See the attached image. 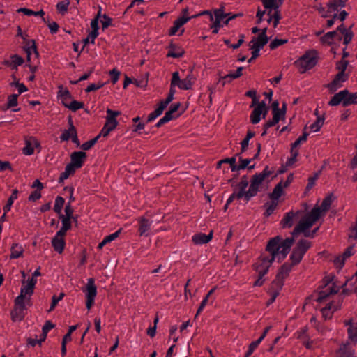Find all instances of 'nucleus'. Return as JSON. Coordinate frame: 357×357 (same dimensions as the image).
<instances>
[{
	"mask_svg": "<svg viewBox=\"0 0 357 357\" xmlns=\"http://www.w3.org/2000/svg\"><path fill=\"white\" fill-rule=\"evenodd\" d=\"M317 10L322 17L330 18L326 20V22H334V20L337 17L336 11H332L329 9L328 3H327V9L324 7L320 6L317 8Z\"/></svg>",
	"mask_w": 357,
	"mask_h": 357,
	"instance_id": "obj_24",
	"label": "nucleus"
},
{
	"mask_svg": "<svg viewBox=\"0 0 357 357\" xmlns=\"http://www.w3.org/2000/svg\"><path fill=\"white\" fill-rule=\"evenodd\" d=\"M268 112L264 101L259 102L250 114V121L252 124L258 123L261 120V116L264 119Z\"/></svg>",
	"mask_w": 357,
	"mask_h": 357,
	"instance_id": "obj_12",
	"label": "nucleus"
},
{
	"mask_svg": "<svg viewBox=\"0 0 357 357\" xmlns=\"http://www.w3.org/2000/svg\"><path fill=\"white\" fill-rule=\"evenodd\" d=\"M178 86V73L174 72L173 73V77L171 83V89L167 97V98L164 100H162L160 102L165 105V107H167V105L173 100L174 96L176 93V87Z\"/></svg>",
	"mask_w": 357,
	"mask_h": 357,
	"instance_id": "obj_15",
	"label": "nucleus"
},
{
	"mask_svg": "<svg viewBox=\"0 0 357 357\" xmlns=\"http://www.w3.org/2000/svg\"><path fill=\"white\" fill-rule=\"evenodd\" d=\"M248 185V181L247 177L244 176L241 178V181L238 184V199H243L246 202H248L251 199L247 197L248 190H246V188Z\"/></svg>",
	"mask_w": 357,
	"mask_h": 357,
	"instance_id": "obj_18",
	"label": "nucleus"
},
{
	"mask_svg": "<svg viewBox=\"0 0 357 357\" xmlns=\"http://www.w3.org/2000/svg\"><path fill=\"white\" fill-rule=\"evenodd\" d=\"M64 235L56 232V235L52 240V245L59 253H61L65 248Z\"/></svg>",
	"mask_w": 357,
	"mask_h": 357,
	"instance_id": "obj_22",
	"label": "nucleus"
},
{
	"mask_svg": "<svg viewBox=\"0 0 357 357\" xmlns=\"http://www.w3.org/2000/svg\"><path fill=\"white\" fill-rule=\"evenodd\" d=\"M35 150L40 151V144L38 140L33 137H28L24 139V146L22 149V153L25 155H31Z\"/></svg>",
	"mask_w": 357,
	"mask_h": 357,
	"instance_id": "obj_10",
	"label": "nucleus"
},
{
	"mask_svg": "<svg viewBox=\"0 0 357 357\" xmlns=\"http://www.w3.org/2000/svg\"><path fill=\"white\" fill-rule=\"evenodd\" d=\"M273 172L269 169L268 166H266L261 172L256 174L258 175L259 177L262 178L264 180H265L267 177L271 176L273 174Z\"/></svg>",
	"mask_w": 357,
	"mask_h": 357,
	"instance_id": "obj_63",
	"label": "nucleus"
},
{
	"mask_svg": "<svg viewBox=\"0 0 357 357\" xmlns=\"http://www.w3.org/2000/svg\"><path fill=\"white\" fill-rule=\"evenodd\" d=\"M340 32L337 31V29L333 31H329L325 35L321 37L320 40L322 44L330 45L333 44L335 40H341L340 36H339Z\"/></svg>",
	"mask_w": 357,
	"mask_h": 357,
	"instance_id": "obj_20",
	"label": "nucleus"
},
{
	"mask_svg": "<svg viewBox=\"0 0 357 357\" xmlns=\"http://www.w3.org/2000/svg\"><path fill=\"white\" fill-rule=\"evenodd\" d=\"M195 79V78L192 74V70H189L185 79L182 80L180 79V89H190Z\"/></svg>",
	"mask_w": 357,
	"mask_h": 357,
	"instance_id": "obj_30",
	"label": "nucleus"
},
{
	"mask_svg": "<svg viewBox=\"0 0 357 357\" xmlns=\"http://www.w3.org/2000/svg\"><path fill=\"white\" fill-rule=\"evenodd\" d=\"M264 180L258 175L255 174L252 176L250 184L248 190L247 197L252 198L255 197L259 191L260 187Z\"/></svg>",
	"mask_w": 357,
	"mask_h": 357,
	"instance_id": "obj_13",
	"label": "nucleus"
},
{
	"mask_svg": "<svg viewBox=\"0 0 357 357\" xmlns=\"http://www.w3.org/2000/svg\"><path fill=\"white\" fill-rule=\"evenodd\" d=\"M348 64L349 61L347 60L342 59L341 61L337 63L336 68L339 70V72L344 73Z\"/></svg>",
	"mask_w": 357,
	"mask_h": 357,
	"instance_id": "obj_60",
	"label": "nucleus"
},
{
	"mask_svg": "<svg viewBox=\"0 0 357 357\" xmlns=\"http://www.w3.org/2000/svg\"><path fill=\"white\" fill-rule=\"evenodd\" d=\"M273 119L278 122L280 119H284L285 116V111L280 109H273Z\"/></svg>",
	"mask_w": 357,
	"mask_h": 357,
	"instance_id": "obj_55",
	"label": "nucleus"
},
{
	"mask_svg": "<svg viewBox=\"0 0 357 357\" xmlns=\"http://www.w3.org/2000/svg\"><path fill=\"white\" fill-rule=\"evenodd\" d=\"M317 63L315 56L312 53H306L294 62L301 73L312 68Z\"/></svg>",
	"mask_w": 357,
	"mask_h": 357,
	"instance_id": "obj_8",
	"label": "nucleus"
},
{
	"mask_svg": "<svg viewBox=\"0 0 357 357\" xmlns=\"http://www.w3.org/2000/svg\"><path fill=\"white\" fill-rule=\"evenodd\" d=\"M303 256L304 255H302V253L294 248L292 253L290 255V259L291 261V264H293V266L298 264L301 261Z\"/></svg>",
	"mask_w": 357,
	"mask_h": 357,
	"instance_id": "obj_46",
	"label": "nucleus"
},
{
	"mask_svg": "<svg viewBox=\"0 0 357 357\" xmlns=\"http://www.w3.org/2000/svg\"><path fill=\"white\" fill-rule=\"evenodd\" d=\"M17 12L22 13L24 15H27V16H31V15H33L36 17L39 16L42 18L43 20H45L43 18V15H44L45 13L42 10L40 11L36 12V11L31 10L30 9L23 8L18 9Z\"/></svg>",
	"mask_w": 357,
	"mask_h": 357,
	"instance_id": "obj_44",
	"label": "nucleus"
},
{
	"mask_svg": "<svg viewBox=\"0 0 357 357\" xmlns=\"http://www.w3.org/2000/svg\"><path fill=\"white\" fill-rule=\"evenodd\" d=\"M294 241L293 238H287L284 240L280 236L271 238L266 247V250L270 255H261L253 265L255 270L259 275H265L276 258L280 260L287 257Z\"/></svg>",
	"mask_w": 357,
	"mask_h": 357,
	"instance_id": "obj_1",
	"label": "nucleus"
},
{
	"mask_svg": "<svg viewBox=\"0 0 357 357\" xmlns=\"http://www.w3.org/2000/svg\"><path fill=\"white\" fill-rule=\"evenodd\" d=\"M337 310V306H335L333 303H329L326 307L321 309L322 317L325 320L331 319L333 312Z\"/></svg>",
	"mask_w": 357,
	"mask_h": 357,
	"instance_id": "obj_33",
	"label": "nucleus"
},
{
	"mask_svg": "<svg viewBox=\"0 0 357 357\" xmlns=\"http://www.w3.org/2000/svg\"><path fill=\"white\" fill-rule=\"evenodd\" d=\"M139 234L140 236H147L149 235V231L151 229V222L144 218H140L139 220Z\"/></svg>",
	"mask_w": 357,
	"mask_h": 357,
	"instance_id": "obj_28",
	"label": "nucleus"
},
{
	"mask_svg": "<svg viewBox=\"0 0 357 357\" xmlns=\"http://www.w3.org/2000/svg\"><path fill=\"white\" fill-rule=\"evenodd\" d=\"M261 342L259 341L258 339L251 342L249 345L247 352L245 354V357H249L254 352V351L257 349V347Z\"/></svg>",
	"mask_w": 357,
	"mask_h": 357,
	"instance_id": "obj_54",
	"label": "nucleus"
},
{
	"mask_svg": "<svg viewBox=\"0 0 357 357\" xmlns=\"http://www.w3.org/2000/svg\"><path fill=\"white\" fill-rule=\"evenodd\" d=\"M98 24H91V29L89 31L88 36L84 40V45H86L89 43H94L95 39L98 36Z\"/></svg>",
	"mask_w": 357,
	"mask_h": 357,
	"instance_id": "obj_27",
	"label": "nucleus"
},
{
	"mask_svg": "<svg viewBox=\"0 0 357 357\" xmlns=\"http://www.w3.org/2000/svg\"><path fill=\"white\" fill-rule=\"evenodd\" d=\"M86 153L82 151L74 152L71 155L70 164L77 169L82 166L84 159L86 158Z\"/></svg>",
	"mask_w": 357,
	"mask_h": 357,
	"instance_id": "obj_25",
	"label": "nucleus"
},
{
	"mask_svg": "<svg viewBox=\"0 0 357 357\" xmlns=\"http://www.w3.org/2000/svg\"><path fill=\"white\" fill-rule=\"evenodd\" d=\"M287 43V40H283V39H278L275 38L269 44V47L271 50H275L279 46L284 45Z\"/></svg>",
	"mask_w": 357,
	"mask_h": 357,
	"instance_id": "obj_56",
	"label": "nucleus"
},
{
	"mask_svg": "<svg viewBox=\"0 0 357 357\" xmlns=\"http://www.w3.org/2000/svg\"><path fill=\"white\" fill-rule=\"evenodd\" d=\"M325 282L324 287L319 292L318 296L316 298V301L319 303L326 301L331 295L335 294L338 291V289L334 285V284H330V281L328 280Z\"/></svg>",
	"mask_w": 357,
	"mask_h": 357,
	"instance_id": "obj_11",
	"label": "nucleus"
},
{
	"mask_svg": "<svg viewBox=\"0 0 357 357\" xmlns=\"http://www.w3.org/2000/svg\"><path fill=\"white\" fill-rule=\"evenodd\" d=\"M266 30L267 28L262 29L259 35L257 37H254L250 42V46L254 48H258L259 50L262 49L268 41V38L266 36Z\"/></svg>",
	"mask_w": 357,
	"mask_h": 357,
	"instance_id": "obj_14",
	"label": "nucleus"
},
{
	"mask_svg": "<svg viewBox=\"0 0 357 357\" xmlns=\"http://www.w3.org/2000/svg\"><path fill=\"white\" fill-rule=\"evenodd\" d=\"M65 107L72 111H76L77 109L82 108L84 107V105L82 102L72 100L70 101Z\"/></svg>",
	"mask_w": 357,
	"mask_h": 357,
	"instance_id": "obj_51",
	"label": "nucleus"
},
{
	"mask_svg": "<svg viewBox=\"0 0 357 357\" xmlns=\"http://www.w3.org/2000/svg\"><path fill=\"white\" fill-rule=\"evenodd\" d=\"M349 239L350 241L356 240L357 239V218L356 221L355 225L351 228L349 233Z\"/></svg>",
	"mask_w": 357,
	"mask_h": 357,
	"instance_id": "obj_64",
	"label": "nucleus"
},
{
	"mask_svg": "<svg viewBox=\"0 0 357 357\" xmlns=\"http://www.w3.org/2000/svg\"><path fill=\"white\" fill-rule=\"evenodd\" d=\"M348 0H331L328 2L329 9L332 11L337 12L339 8L346 6Z\"/></svg>",
	"mask_w": 357,
	"mask_h": 357,
	"instance_id": "obj_41",
	"label": "nucleus"
},
{
	"mask_svg": "<svg viewBox=\"0 0 357 357\" xmlns=\"http://www.w3.org/2000/svg\"><path fill=\"white\" fill-rule=\"evenodd\" d=\"M278 206V202L272 200L270 204H265L264 206L266 208V211L264 213V216L268 217L270 216L275 211Z\"/></svg>",
	"mask_w": 357,
	"mask_h": 357,
	"instance_id": "obj_49",
	"label": "nucleus"
},
{
	"mask_svg": "<svg viewBox=\"0 0 357 357\" xmlns=\"http://www.w3.org/2000/svg\"><path fill=\"white\" fill-rule=\"evenodd\" d=\"M332 204V197L331 195L326 197L321 206L318 207H314L313 208H318L320 211V217L323 215L330 208Z\"/></svg>",
	"mask_w": 357,
	"mask_h": 357,
	"instance_id": "obj_39",
	"label": "nucleus"
},
{
	"mask_svg": "<svg viewBox=\"0 0 357 357\" xmlns=\"http://www.w3.org/2000/svg\"><path fill=\"white\" fill-rule=\"evenodd\" d=\"M291 157L289 158L287 161V165L291 166L296 161V157L298 155V151L296 149H291Z\"/></svg>",
	"mask_w": 357,
	"mask_h": 357,
	"instance_id": "obj_61",
	"label": "nucleus"
},
{
	"mask_svg": "<svg viewBox=\"0 0 357 357\" xmlns=\"http://www.w3.org/2000/svg\"><path fill=\"white\" fill-rule=\"evenodd\" d=\"M24 253V248L21 245L14 243L10 248V259H17L22 256Z\"/></svg>",
	"mask_w": 357,
	"mask_h": 357,
	"instance_id": "obj_36",
	"label": "nucleus"
},
{
	"mask_svg": "<svg viewBox=\"0 0 357 357\" xmlns=\"http://www.w3.org/2000/svg\"><path fill=\"white\" fill-rule=\"evenodd\" d=\"M202 15L200 13H197L192 10H190L188 7H186L182 10L181 15L180 16V22H188L191 19L197 20L202 21Z\"/></svg>",
	"mask_w": 357,
	"mask_h": 357,
	"instance_id": "obj_17",
	"label": "nucleus"
},
{
	"mask_svg": "<svg viewBox=\"0 0 357 357\" xmlns=\"http://www.w3.org/2000/svg\"><path fill=\"white\" fill-rule=\"evenodd\" d=\"M17 194H18L17 190H13L12 195L8 198L7 204L3 207V211H5V213H8L10 210L14 201L17 199Z\"/></svg>",
	"mask_w": 357,
	"mask_h": 357,
	"instance_id": "obj_47",
	"label": "nucleus"
},
{
	"mask_svg": "<svg viewBox=\"0 0 357 357\" xmlns=\"http://www.w3.org/2000/svg\"><path fill=\"white\" fill-rule=\"evenodd\" d=\"M58 98L61 100L62 104L66 106L71 99V96L69 91L63 86H59Z\"/></svg>",
	"mask_w": 357,
	"mask_h": 357,
	"instance_id": "obj_29",
	"label": "nucleus"
},
{
	"mask_svg": "<svg viewBox=\"0 0 357 357\" xmlns=\"http://www.w3.org/2000/svg\"><path fill=\"white\" fill-rule=\"evenodd\" d=\"M82 291L85 293L86 307L88 310H90L94 304L95 298L97 295V287L93 278H91L87 280L86 287L82 289Z\"/></svg>",
	"mask_w": 357,
	"mask_h": 357,
	"instance_id": "obj_7",
	"label": "nucleus"
},
{
	"mask_svg": "<svg viewBox=\"0 0 357 357\" xmlns=\"http://www.w3.org/2000/svg\"><path fill=\"white\" fill-rule=\"evenodd\" d=\"M308 135V133L304 132L303 134L291 144V149H296V148L298 146L301 142H305Z\"/></svg>",
	"mask_w": 357,
	"mask_h": 357,
	"instance_id": "obj_59",
	"label": "nucleus"
},
{
	"mask_svg": "<svg viewBox=\"0 0 357 357\" xmlns=\"http://www.w3.org/2000/svg\"><path fill=\"white\" fill-rule=\"evenodd\" d=\"M23 63V59L18 55H13L10 58V65L13 68H16L18 66L22 65Z\"/></svg>",
	"mask_w": 357,
	"mask_h": 357,
	"instance_id": "obj_58",
	"label": "nucleus"
},
{
	"mask_svg": "<svg viewBox=\"0 0 357 357\" xmlns=\"http://www.w3.org/2000/svg\"><path fill=\"white\" fill-rule=\"evenodd\" d=\"M178 108V104H175L171 108V109L167 112L165 116L159 120L156 123L157 127L161 126L162 124L169 122L173 117V113L175 112Z\"/></svg>",
	"mask_w": 357,
	"mask_h": 357,
	"instance_id": "obj_32",
	"label": "nucleus"
},
{
	"mask_svg": "<svg viewBox=\"0 0 357 357\" xmlns=\"http://www.w3.org/2000/svg\"><path fill=\"white\" fill-rule=\"evenodd\" d=\"M284 285V281L275 277V280L271 282L268 293H275L279 295L280 290Z\"/></svg>",
	"mask_w": 357,
	"mask_h": 357,
	"instance_id": "obj_37",
	"label": "nucleus"
},
{
	"mask_svg": "<svg viewBox=\"0 0 357 357\" xmlns=\"http://www.w3.org/2000/svg\"><path fill=\"white\" fill-rule=\"evenodd\" d=\"M167 107H165L164 105H162L161 102H160V104L158 105V107L155 109V110L153 112H152L148 116V119H147V121L149 122H151V121H153V120H155L157 117H158L159 116H160L163 111L166 109Z\"/></svg>",
	"mask_w": 357,
	"mask_h": 357,
	"instance_id": "obj_40",
	"label": "nucleus"
},
{
	"mask_svg": "<svg viewBox=\"0 0 357 357\" xmlns=\"http://www.w3.org/2000/svg\"><path fill=\"white\" fill-rule=\"evenodd\" d=\"M69 1L68 0H65L61 2H59L56 5V9L59 13H64L67 11Z\"/></svg>",
	"mask_w": 357,
	"mask_h": 357,
	"instance_id": "obj_57",
	"label": "nucleus"
},
{
	"mask_svg": "<svg viewBox=\"0 0 357 357\" xmlns=\"http://www.w3.org/2000/svg\"><path fill=\"white\" fill-rule=\"evenodd\" d=\"M263 6L268 10L267 11V22H279L281 19L279 3L276 0H262Z\"/></svg>",
	"mask_w": 357,
	"mask_h": 357,
	"instance_id": "obj_4",
	"label": "nucleus"
},
{
	"mask_svg": "<svg viewBox=\"0 0 357 357\" xmlns=\"http://www.w3.org/2000/svg\"><path fill=\"white\" fill-rule=\"evenodd\" d=\"M120 112L114 111L110 109H107L106 122L101 130L100 135L107 137L109 132L114 130L118 125L116 116L120 115Z\"/></svg>",
	"mask_w": 357,
	"mask_h": 357,
	"instance_id": "obj_5",
	"label": "nucleus"
},
{
	"mask_svg": "<svg viewBox=\"0 0 357 357\" xmlns=\"http://www.w3.org/2000/svg\"><path fill=\"white\" fill-rule=\"evenodd\" d=\"M293 264L289 263H284L279 269L278 273L276 275V277L281 279L282 280H284L287 278L291 271Z\"/></svg>",
	"mask_w": 357,
	"mask_h": 357,
	"instance_id": "obj_31",
	"label": "nucleus"
},
{
	"mask_svg": "<svg viewBox=\"0 0 357 357\" xmlns=\"http://www.w3.org/2000/svg\"><path fill=\"white\" fill-rule=\"evenodd\" d=\"M65 200L61 197H57L55 199L54 209L56 213H60L62 211Z\"/></svg>",
	"mask_w": 357,
	"mask_h": 357,
	"instance_id": "obj_52",
	"label": "nucleus"
},
{
	"mask_svg": "<svg viewBox=\"0 0 357 357\" xmlns=\"http://www.w3.org/2000/svg\"><path fill=\"white\" fill-rule=\"evenodd\" d=\"M311 245L312 243L310 241L306 239H301L298 241L294 248L299 252L302 253V255H305L306 252L310 248Z\"/></svg>",
	"mask_w": 357,
	"mask_h": 357,
	"instance_id": "obj_34",
	"label": "nucleus"
},
{
	"mask_svg": "<svg viewBox=\"0 0 357 357\" xmlns=\"http://www.w3.org/2000/svg\"><path fill=\"white\" fill-rule=\"evenodd\" d=\"M17 97L16 94H13L8 96V107H12L17 106Z\"/></svg>",
	"mask_w": 357,
	"mask_h": 357,
	"instance_id": "obj_62",
	"label": "nucleus"
},
{
	"mask_svg": "<svg viewBox=\"0 0 357 357\" xmlns=\"http://www.w3.org/2000/svg\"><path fill=\"white\" fill-rule=\"evenodd\" d=\"M284 187L282 185V182L280 181L278 183L274 188L273 192L269 195L270 199L271 200H274L278 202V199L282 196L283 192V188Z\"/></svg>",
	"mask_w": 357,
	"mask_h": 357,
	"instance_id": "obj_35",
	"label": "nucleus"
},
{
	"mask_svg": "<svg viewBox=\"0 0 357 357\" xmlns=\"http://www.w3.org/2000/svg\"><path fill=\"white\" fill-rule=\"evenodd\" d=\"M340 104L343 107L357 104V92L350 93L347 89L340 91L335 93L328 102L331 106H337Z\"/></svg>",
	"mask_w": 357,
	"mask_h": 357,
	"instance_id": "obj_3",
	"label": "nucleus"
},
{
	"mask_svg": "<svg viewBox=\"0 0 357 357\" xmlns=\"http://www.w3.org/2000/svg\"><path fill=\"white\" fill-rule=\"evenodd\" d=\"M301 212L297 211L296 212L291 211L284 214L283 218L281 220V225L282 228H290L293 226L295 220L298 218V215Z\"/></svg>",
	"mask_w": 357,
	"mask_h": 357,
	"instance_id": "obj_16",
	"label": "nucleus"
},
{
	"mask_svg": "<svg viewBox=\"0 0 357 357\" xmlns=\"http://www.w3.org/2000/svg\"><path fill=\"white\" fill-rule=\"evenodd\" d=\"M70 127L68 130H65L62 135H61L60 138L62 141H67L69 139H72L73 142L79 144L78 139L77 137V132L75 127L73 125L72 121L70 120Z\"/></svg>",
	"mask_w": 357,
	"mask_h": 357,
	"instance_id": "obj_19",
	"label": "nucleus"
},
{
	"mask_svg": "<svg viewBox=\"0 0 357 357\" xmlns=\"http://www.w3.org/2000/svg\"><path fill=\"white\" fill-rule=\"evenodd\" d=\"M25 52L27 55V61L31 62L32 59H36L38 57V52L34 40H29L26 43L24 47Z\"/></svg>",
	"mask_w": 357,
	"mask_h": 357,
	"instance_id": "obj_21",
	"label": "nucleus"
},
{
	"mask_svg": "<svg viewBox=\"0 0 357 357\" xmlns=\"http://www.w3.org/2000/svg\"><path fill=\"white\" fill-rule=\"evenodd\" d=\"M201 15H202V22H221V21H225L224 20L227 16V15L224 13L223 7L215 9L213 15L209 10L202 11Z\"/></svg>",
	"mask_w": 357,
	"mask_h": 357,
	"instance_id": "obj_9",
	"label": "nucleus"
},
{
	"mask_svg": "<svg viewBox=\"0 0 357 357\" xmlns=\"http://www.w3.org/2000/svg\"><path fill=\"white\" fill-rule=\"evenodd\" d=\"M111 18L105 14L101 15L100 10L98 12L97 15L91 20V22H111Z\"/></svg>",
	"mask_w": 357,
	"mask_h": 357,
	"instance_id": "obj_50",
	"label": "nucleus"
},
{
	"mask_svg": "<svg viewBox=\"0 0 357 357\" xmlns=\"http://www.w3.org/2000/svg\"><path fill=\"white\" fill-rule=\"evenodd\" d=\"M36 283L37 279L22 280L20 294L15 300V308L12 312V318L14 321L22 320L27 307L32 305L31 298Z\"/></svg>",
	"mask_w": 357,
	"mask_h": 357,
	"instance_id": "obj_2",
	"label": "nucleus"
},
{
	"mask_svg": "<svg viewBox=\"0 0 357 357\" xmlns=\"http://www.w3.org/2000/svg\"><path fill=\"white\" fill-rule=\"evenodd\" d=\"M212 231L208 234L199 233L192 236V241L197 245L204 244L208 243L212 239Z\"/></svg>",
	"mask_w": 357,
	"mask_h": 357,
	"instance_id": "obj_26",
	"label": "nucleus"
},
{
	"mask_svg": "<svg viewBox=\"0 0 357 357\" xmlns=\"http://www.w3.org/2000/svg\"><path fill=\"white\" fill-rule=\"evenodd\" d=\"M252 160V159H241V164L238 166H234L232 167V172H236L247 168Z\"/></svg>",
	"mask_w": 357,
	"mask_h": 357,
	"instance_id": "obj_53",
	"label": "nucleus"
},
{
	"mask_svg": "<svg viewBox=\"0 0 357 357\" xmlns=\"http://www.w3.org/2000/svg\"><path fill=\"white\" fill-rule=\"evenodd\" d=\"M255 135V132L252 130H248L245 137L241 142V152H244L248 147L249 141Z\"/></svg>",
	"mask_w": 357,
	"mask_h": 357,
	"instance_id": "obj_45",
	"label": "nucleus"
},
{
	"mask_svg": "<svg viewBox=\"0 0 357 357\" xmlns=\"http://www.w3.org/2000/svg\"><path fill=\"white\" fill-rule=\"evenodd\" d=\"M60 218L61 219V222H62V227L61 228L59 229V231H58L57 232L61 234H63V235H66V231L70 229L71 227V222H70V218H66L64 217V215H61L60 216Z\"/></svg>",
	"mask_w": 357,
	"mask_h": 357,
	"instance_id": "obj_42",
	"label": "nucleus"
},
{
	"mask_svg": "<svg viewBox=\"0 0 357 357\" xmlns=\"http://www.w3.org/2000/svg\"><path fill=\"white\" fill-rule=\"evenodd\" d=\"M346 77L344 73L339 72L335 77L333 81L330 85V89L331 91H335L336 86L339 84L340 82H343L346 80Z\"/></svg>",
	"mask_w": 357,
	"mask_h": 357,
	"instance_id": "obj_43",
	"label": "nucleus"
},
{
	"mask_svg": "<svg viewBox=\"0 0 357 357\" xmlns=\"http://www.w3.org/2000/svg\"><path fill=\"white\" fill-rule=\"evenodd\" d=\"M324 121V117L319 116L314 123L310 126V128L313 132L319 131L322 127Z\"/></svg>",
	"mask_w": 357,
	"mask_h": 357,
	"instance_id": "obj_48",
	"label": "nucleus"
},
{
	"mask_svg": "<svg viewBox=\"0 0 357 357\" xmlns=\"http://www.w3.org/2000/svg\"><path fill=\"white\" fill-rule=\"evenodd\" d=\"M320 218V211L318 208H312L296 225L302 231L310 229L313 225Z\"/></svg>",
	"mask_w": 357,
	"mask_h": 357,
	"instance_id": "obj_6",
	"label": "nucleus"
},
{
	"mask_svg": "<svg viewBox=\"0 0 357 357\" xmlns=\"http://www.w3.org/2000/svg\"><path fill=\"white\" fill-rule=\"evenodd\" d=\"M337 31L340 32L339 36H340L341 40H343L344 44H349L353 38V33L350 29L344 27V24H341L337 27Z\"/></svg>",
	"mask_w": 357,
	"mask_h": 357,
	"instance_id": "obj_23",
	"label": "nucleus"
},
{
	"mask_svg": "<svg viewBox=\"0 0 357 357\" xmlns=\"http://www.w3.org/2000/svg\"><path fill=\"white\" fill-rule=\"evenodd\" d=\"M346 326H349L347 329L349 338L354 342L357 341V326H354L352 325V321L348 320L344 322Z\"/></svg>",
	"mask_w": 357,
	"mask_h": 357,
	"instance_id": "obj_38",
	"label": "nucleus"
}]
</instances>
